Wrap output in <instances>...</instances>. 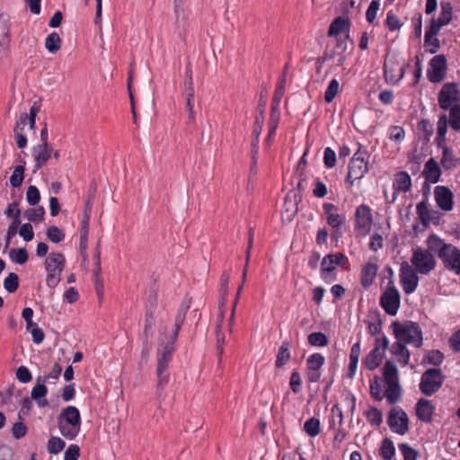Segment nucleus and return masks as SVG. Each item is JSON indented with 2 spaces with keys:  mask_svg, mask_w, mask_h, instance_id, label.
I'll use <instances>...</instances> for the list:
<instances>
[{
  "mask_svg": "<svg viewBox=\"0 0 460 460\" xmlns=\"http://www.w3.org/2000/svg\"><path fill=\"white\" fill-rule=\"evenodd\" d=\"M405 137V131L402 127L393 126L389 129V137L396 143H401Z\"/></svg>",
  "mask_w": 460,
  "mask_h": 460,
  "instance_id": "61",
  "label": "nucleus"
},
{
  "mask_svg": "<svg viewBox=\"0 0 460 460\" xmlns=\"http://www.w3.org/2000/svg\"><path fill=\"white\" fill-rule=\"evenodd\" d=\"M416 210L418 217L424 226H428L430 224V216H436V217H438V211L430 210L425 200L417 204Z\"/></svg>",
  "mask_w": 460,
  "mask_h": 460,
  "instance_id": "25",
  "label": "nucleus"
},
{
  "mask_svg": "<svg viewBox=\"0 0 460 460\" xmlns=\"http://www.w3.org/2000/svg\"><path fill=\"white\" fill-rule=\"evenodd\" d=\"M422 174L425 177L423 189L426 187L427 182L437 183L439 181L441 170L434 158H429L426 162Z\"/></svg>",
  "mask_w": 460,
  "mask_h": 460,
  "instance_id": "18",
  "label": "nucleus"
},
{
  "mask_svg": "<svg viewBox=\"0 0 460 460\" xmlns=\"http://www.w3.org/2000/svg\"><path fill=\"white\" fill-rule=\"evenodd\" d=\"M421 158L420 156L410 154L408 155V168L412 174H417L420 171Z\"/></svg>",
  "mask_w": 460,
  "mask_h": 460,
  "instance_id": "58",
  "label": "nucleus"
},
{
  "mask_svg": "<svg viewBox=\"0 0 460 460\" xmlns=\"http://www.w3.org/2000/svg\"><path fill=\"white\" fill-rule=\"evenodd\" d=\"M348 170L345 183L348 184L349 187H352L355 181L362 179L367 172L368 163L362 159L358 160L356 158H350Z\"/></svg>",
  "mask_w": 460,
  "mask_h": 460,
  "instance_id": "13",
  "label": "nucleus"
},
{
  "mask_svg": "<svg viewBox=\"0 0 460 460\" xmlns=\"http://www.w3.org/2000/svg\"><path fill=\"white\" fill-rule=\"evenodd\" d=\"M19 234L25 242H30L34 237L33 227L30 223L22 224L19 229Z\"/></svg>",
  "mask_w": 460,
  "mask_h": 460,
  "instance_id": "63",
  "label": "nucleus"
},
{
  "mask_svg": "<svg viewBox=\"0 0 460 460\" xmlns=\"http://www.w3.org/2000/svg\"><path fill=\"white\" fill-rule=\"evenodd\" d=\"M24 164L25 162H23V164L15 166L10 177V184L13 188H19L22 184L25 170Z\"/></svg>",
  "mask_w": 460,
  "mask_h": 460,
  "instance_id": "36",
  "label": "nucleus"
},
{
  "mask_svg": "<svg viewBox=\"0 0 460 460\" xmlns=\"http://www.w3.org/2000/svg\"><path fill=\"white\" fill-rule=\"evenodd\" d=\"M427 246L430 252L437 254L444 267L460 275V250L447 243L438 235L432 234L427 239Z\"/></svg>",
  "mask_w": 460,
  "mask_h": 460,
  "instance_id": "2",
  "label": "nucleus"
},
{
  "mask_svg": "<svg viewBox=\"0 0 460 460\" xmlns=\"http://www.w3.org/2000/svg\"><path fill=\"white\" fill-rule=\"evenodd\" d=\"M308 343L314 347H324L329 341L327 336L321 332H312L307 336Z\"/></svg>",
  "mask_w": 460,
  "mask_h": 460,
  "instance_id": "41",
  "label": "nucleus"
},
{
  "mask_svg": "<svg viewBox=\"0 0 460 460\" xmlns=\"http://www.w3.org/2000/svg\"><path fill=\"white\" fill-rule=\"evenodd\" d=\"M325 358L320 353H314L306 359V370H321L324 365Z\"/></svg>",
  "mask_w": 460,
  "mask_h": 460,
  "instance_id": "33",
  "label": "nucleus"
},
{
  "mask_svg": "<svg viewBox=\"0 0 460 460\" xmlns=\"http://www.w3.org/2000/svg\"><path fill=\"white\" fill-rule=\"evenodd\" d=\"M380 7V0H372L366 13V19L369 23L374 24L376 13Z\"/></svg>",
  "mask_w": 460,
  "mask_h": 460,
  "instance_id": "55",
  "label": "nucleus"
},
{
  "mask_svg": "<svg viewBox=\"0 0 460 460\" xmlns=\"http://www.w3.org/2000/svg\"><path fill=\"white\" fill-rule=\"evenodd\" d=\"M392 328L396 341L405 344H413L416 348L422 345V332L417 323L394 321L392 323Z\"/></svg>",
  "mask_w": 460,
  "mask_h": 460,
  "instance_id": "4",
  "label": "nucleus"
},
{
  "mask_svg": "<svg viewBox=\"0 0 460 460\" xmlns=\"http://www.w3.org/2000/svg\"><path fill=\"white\" fill-rule=\"evenodd\" d=\"M393 187L394 189V193L393 195V199L391 202H394L396 199L397 192H408L411 188V179L407 172L401 171L395 174V179L393 183Z\"/></svg>",
  "mask_w": 460,
  "mask_h": 460,
  "instance_id": "19",
  "label": "nucleus"
},
{
  "mask_svg": "<svg viewBox=\"0 0 460 460\" xmlns=\"http://www.w3.org/2000/svg\"><path fill=\"white\" fill-rule=\"evenodd\" d=\"M446 450L454 456L460 451V438L457 434L453 433L448 436L444 443Z\"/></svg>",
  "mask_w": 460,
  "mask_h": 460,
  "instance_id": "38",
  "label": "nucleus"
},
{
  "mask_svg": "<svg viewBox=\"0 0 460 460\" xmlns=\"http://www.w3.org/2000/svg\"><path fill=\"white\" fill-rule=\"evenodd\" d=\"M395 455V447L390 438H385L383 439L380 447V456L384 460H392Z\"/></svg>",
  "mask_w": 460,
  "mask_h": 460,
  "instance_id": "32",
  "label": "nucleus"
},
{
  "mask_svg": "<svg viewBox=\"0 0 460 460\" xmlns=\"http://www.w3.org/2000/svg\"><path fill=\"white\" fill-rule=\"evenodd\" d=\"M45 208L42 206H40L35 208H29L24 213L23 216L30 222H41L44 219Z\"/></svg>",
  "mask_w": 460,
  "mask_h": 460,
  "instance_id": "40",
  "label": "nucleus"
},
{
  "mask_svg": "<svg viewBox=\"0 0 460 460\" xmlns=\"http://www.w3.org/2000/svg\"><path fill=\"white\" fill-rule=\"evenodd\" d=\"M336 154L331 147H326L323 152V163L327 168H332L336 164Z\"/></svg>",
  "mask_w": 460,
  "mask_h": 460,
  "instance_id": "62",
  "label": "nucleus"
},
{
  "mask_svg": "<svg viewBox=\"0 0 460 460\" xmlns=\"http://www.w3.org/2000/svg\"><path fill=\"white\" fill-rule=\"evenodd\" d=\"M349 39V33L346 34L344 38H336L334 40V46L331 48L329 45V52H333V58L337 55L343 54L348 49V40Z\"/></svg>",
  "mask_w": 460,
  "mask_h": 460,
  "instance_id": "30",
  "label": "nucleus"
},
{
  "mask_svg": "<svg viewBox=\"0 0 460 460\" xmlns=\"http://www.w3.org/2000/svg\"><path fill=\"white\" fill-rule=\"evenodd\" d=\"M443 26L445 25L438 18H431L429 25L426 27V40L428 41L431 36H437Z\"/></svg>",
  "mask_w": 460,
  "mask_h": 460,
  "instance_id": "49",
  "label": "nucleus"
},
{
  "mask_svg": "<svg viewBox=\"0 0 460 460\" xmlns=\"http://www.w3.org/2000/svg\"><path fill=\"white\" fill-rule=\"evenodd\" d=\"M378 270V265L374 262H367L363 265L360 274V283L364 288H368L374 282Z\"/></svg>",
  "mask_w": 460,
  "mask_h": 460,
  "instance_id": "20",
  "label": "nucleus"
},
{
  "mask_svg": "<svg viewBox=\"0 0 460 460\" xmlns=\"http://www.w3.org/2000/svg\"><path fill=\"white\" fill-rule=\"evenodd\" d=\"M155 323V315L152 310H148L145 316V324L143 330L144 342L147 344L148 338L153 335L152 328Z\"/></svg>",
  "mask_w": 460,
  "mask_h": 460,
  "instance_id": "37",
  "label": "nucleus"
},
{
  "mask_svg": "<svg viewBox=\"0 0 460 460\" xmlns=\"http://www.w3.org/2000/svg\"><path fill=\"white\" fill-rule=\"evenodd\" d=\"M432 252L429 248L427 250L420 247L413 249L411 262L417 272L427 275L435 269L436 260Z\"/></svg>",
  "mask_w": 460,
  "mask_h": 460,
  "instance_id": "7",
  "label": "nucleus"
},
{
  "mask_svg": "<svg viewBox=\"0 0 460 460\" xmlns=\"http://www.w3.org/2000/svg\"><path fill=\"white\" fill-rule=\"evenodd\" d=\"M323 209L327 224L334 230L332 236L340 238L342 234L341 228L346 222L345 215L340 214L338 207L332 203H323Z\"/></svg>",
  "mask_w": 460,
  "mask_h": 460,
  "instance_id": "9",
  "label": "nucleus"
},
{
  "mask_svg": "<svg viewBox=\"0 0 460 460\" xmlns=\"http://www.w3.org/2000/svg\"><path fill=\"white\" fill-rule=\"evenodd\" d=\"M291 344L288 341H285L281 343L279 348V351L276 356L275 367L277 368L283 367L291 358L290 352Z\"/></svg>",
  "mask_w": 460,
  "mask_h": 460,
  "instance_id": "23",
  "label": "nucleus"
},
{
  "mask_svg": "<svg viewBox=\"0 0 460 460\" xmlns=\"http://www.w3.org/2000/svg\"><path fill=\"white\" fill-rule=\"evenodd\" d=\"M356 224L355 227L358 230L367 232L373 223L371 208L366 204H361L356 208L355 212Z\"/></svg>",
  "mask_w": 460,
  "mask_h": 460,
  "instance_id": "15",
  "label": "nucleus"
},
{
  "mask_svg": "<svg viewBox=\"0 0 460 460\" xmlns=\"http://www.w3.org/2000/svg\"><path fill=\"white\" fill-rule=\"evenodd\" d=\"M399 449L401 450L403 456V460H417V457L419 456L418 451L412 448L407 443L400 444Z\"/></svg>",
  "mask_w": 460,
  "mask_h": 460,
  "instance_id": "56",
  "label": "nucleus"
},
{
  "mask_svg": "<svg viewBox=\"0 0 460 460\" xmlns=\"http://www.w3.org/2000/svg\"><path fill=\"white\" fill-rule=\"evenodd\" d=\"M391 352L398 358L399 363L405 367L409 364L410 351L406 348V344L396 341L391 348Z\"/></svg>",
  "mask_w": 460,
  "mask_h": 460,
  "instance_id": "24",
  "label": "nucleus"
},
{
  "mask_svg": "<svg viewBox=\"0 0 460 460\" xmlns=\"http://www.w3.org/2000/svg\"><path fill=\"white\" fill-rule=\"evenodd\" d=\"M373 319L374 321L369 322L368 323V332L371 335H376L381 332L383 323L380 313L378 311H375Z\"/></svg>",
  "mask_w": 460,
  "mask_h": 460,
  "instance_id": "51",
  "label": "nucleus"
},
{
  "mask_svg": "<svg viewBox=\"0 0 460 460\" xmlns=\"http://www.w3.org/2000/svg\"><path fill=\"white\" fill-rule=\"evenodd\" d=\"M4 287L9 293H14L19 288V277L16 273L11 272L4 279Z\"/></svg>",
  "mask_w": 460,
  "mask_h": 460,
  "instance_id": "48",
  "label": "nucleus"
},
{
  "mask_svg": "<svg viewBox=\"0 0 460 460\" xmlns=\"http://www.w3.org/2000/svg\"><path fill=\"white\" fill-rule=\"evenodd\" d=\"M289 386L294 394H299L302 390V378L298 371L294 370L290 375Z\"/></svg>",
  "mask_w": 460,
  "mask_h": 460,
  "instance_id": "54",
  "label": "nucleus"
},
{
  "mask_svg": "<svg viewBox=\"0 0 460 460\" xmlns=\"http://www.w3.org/2000/svg\"><path fill=\"white\" fill-rule=\"evenodd\" d=\"M429 67L427 71V77L430 83L437 84L441 82L447 74V59L444 55L433 57L429 63Z\"/></svg>",
  "mask_w": 460,
  "mask_h": 460,
  "instance_id": "12",
  "label": "nucleus"
},
{
  "mask_svg": "<svg viewBox=\"0 0 460 460\" xmlns=\"http://www.w3.org/2000/svg\"><path fill=\"white\" fill-rule=\"evenodd\" d=\"M339 91V82L336 79H332L324 93V100L327 103L333 101Z\"/></svg>",
  "mask_w": 460,
  "mask_h": 460,
  "instance_id": "52",
  "label": "nucleus"
},
{
  "mask_svg": "<svg viewBox=\"0 0 460 460\" xmlns=\"http://www.w3.org/2000/svg\"><path fill=\"white\" fill-rule=\"evenodd\" d=\"M9 257L13 262L22 265L28 261L29 255L25 248H12Z\"/></svg>",
  "mask_w": 460,
  "mask_h": 460,
  "instance_id": "35",
  "label": "nucleus"
},
{
  "mask_svg": "<svg viewBox=\"0 0 460 460\" xmlns=\"http://www.w3.org/2000/svg\"><path fill=\"white\" fill-rule=\"evenodd\" d=\"M435 199L438 206L445 211H450L453 208V193L445 186H437L435 188Z\"/></svg>",
  "mask_w": 460,
  "mask_h": 460,
  "instance_id": "16",
  "label": "nucleus"
},
{
  "mask_svg": "<svg viewBox=\"0 0 460 460\" xmlns=\"http://www.w3.org/2000/svg\"><path fill=\"white\" fill-rule=\"evenodd\" d=\"M80 456V447L75 445H70L64 454V460H78Z\"/></svg>",
  "mask_w": 460,
  "mask_h": 460,
  "instance_id": "64",
  "label": "nucleus"
},
{
  "mask_svg": "<svg viewBox=\"0 0 460 460\" xmlns=\"http://www.w3.org/2000/svg\"><path fill=\"white\" fill-rule=\"evenodd\" d=\"M46 378H40V376H38L37 378V384L32 388L31 396L33 400H38L44 398L48 394V388L45 385Z\"/></svg>",
  "mask_w": 460,
  "mask_h": 460,
  "instance_id": "34",
  "label": "nucleus"
},
{
  "mask_svg": "<svg viewBox=\"0 0 460 460\" xmlns=\"http://www.w3.org/2000/svg\"><path fill=\"white\" fill-rule=\"evenodd\" d=\"M9 20L6 15L0 14V39L4 40V44H9Z\"/></svg>",
  "mask_w": 460,
  "mask_h": 460,
  "instance_id": "53",
  "label": "nucleus"
},
{
  "mask_svg": "<svg viewBox=\"0 0 460 460\" xmlns=\"http://www.w3.org/2000/svg\"><path fill=\"white\" fill-rule=\"evenodd\" d=\"M46 235L54 243H58L65 239V233L56 226H49L46 231Z\"/></svg>",
  "mask_w": 460,
  "mask_h": 460,
  "instance_id": "47",
  "label": "nucleus"
},
{
  "mask_svg": "<svg viewBox=\"0 0 460 460\" xmlns=\"http://www.w3.org/2000/svg\"><path fill=\"white\" fill-rule=\"evenodd\" d=\"M443 360L444 354L438 349L429 350L424 356V361L436 367L439 366Z\"/></svg>",
  "mask_w": 460,
  "mask_h": 460,
  "instance_id": "42",
  "label": "nucleus"
},
{
  "mask_svg": "<svg viewBox=\"0 0 460 460\" xmlns=\"http://www.w3.org/2000/svg\"><path fill=\"white\" fill-rule=\"evenodd\" d=\"M52 153L53 147L51 145L37 144L32 147L31 155L35 162L33 172H36L38 170H40L43 165L47 164V162L52 156Z\"/></svg>",
  "mask_w": 460,
  "mask_h": 460,
  "instance_id": "14",
  "label": "nucleus"
},
{
  "mask_svg": "<svg viewBox=\"0 0 460 460\" xmlns=\"http://www.w3.org/2000/svg\"><path fill=\"white\" fill-rule=\"evenodd\" d=\"M304 430L310 437H316L320 433V420L317 418L312 417L308 419L304 424Z\"/></svg>",
  "mask_w": 460,
  "mask_h": 460,
  "instance_id": "44",
  "label": "nucleus"
},
{
  "mask_svg": "<svg viewBox=\"0 0 460 460\" xmlns=\"http://www.w3.org/2000/svg\"><path fill=\"white\" fill-rule=\"evenodd\" d=\"M364 415L372 426L378 427L383 422V414L376 407L370 406Z\"/></svg>",
  "mask_w": 460,
  "mask_h": 460,
  "instance_id": "29",
  "label": "nucleus"
},
{
  "mask_svg": "<svg viewBox=\"0 0 460 460\" xmlns=\"http://www.w3.org/2000/svg\"><path fill=\"white\" fill-rule=\"evenodd\" d=\"M387 424L393 432L399 435H404L409 431L407 413L400 407H394L390 410Z\"/></svg>",
  "mask_w": 460,
  "mask_h": 460,
  "instance_id": "10",
  "label": "nucleus"
},
{
  "mask_svg": "<svg viewBox=\"0 0 460 460\" xmlns=\"http://www.w3.org/2000/svg\"><path fill=\"white\" fill-rule=\"evenodd\" d=\"M58 427L60 434L66 439H75L81 429V415L75 406H66L58 416Z\"/></svg>",
  "mask_w": 460,
  "mask_h": 460,
  "instance_id": "3",
  "label": "nucleus"
},
{
  "mask_svg": "<svg viewBox=\"0 0 460 460\" xmlns=\"http://www.w3.org/2000/svg\"><path fill=\"white\" fill-rule=\"evenodd\" d=\"M444 376L438 368H429L421 376L420 390L426 396H431L442 386Z\"/></svg>",
  "mask_w": 460,
  "mask_h": 460,
  "instance_id": "6",
  "label": "nucleus"
},
{
  "mask_svg": "<svg viewBox=\"0 0 460 460\" xmlns=\"http://www.w3.org/2000/svg\"><path fill=\"white\" fill-rule=\"evenodd\" d=\"M438 102L440 109L449 111V118L446 113L440 114L437 127L436 142L438 147L445 142L448 125L456 131H460V89L456 83H446L442 85L438 94Z\"/></svg>",
  "mask_w": 460,
  "mask_h": 460,
  "instance_id": "1",
  "label": "nucleus"
},
{
  "mask_svg": "<svg viewBox=\"0 0 460 460\" xmlns=\"http://www.w3.org/2000/svg\"><path fill=\"white\" fill-rule=\"evenodd\" d=\"M66 258L61 252H50L45 260L44 265L47 271L46 284L49 288H56L61 280Z\"/></svg>",
  "mask_w": 460,
  "mask_h": 460,
  "instance_id": "5",
  "label": "nucleus"
},
{
  "mask_svg": "<svg viewBox=\"0 0 460 460\" xmlns=\"http://www.w3.org/2000/svg\"><path fill=\"white\" fill-rule=\"evenodd\" d=\"M266 108V101L261 97L257 106L258 114L255 117L253 128L262 129L264 124V112Z\"/></svg>",
  "mask_w": 460,
  "mask_h": 460,
  "instance_id": "43",
  "label": "nucleus"
},
{
  "mask_svg": "<svg viewBox=\"0 0 460 460\" xmlns=\"http://www.w3.org/2000/svg\"><path fill=\"white\" fill-rule=\"evenodd\" d=\"M65 446V441L60 438L51 437L48 441V451L49 454L57 455L64 449Z\"/></svg>",
  "mask_w": 460,
  "mask_h": 460,
  "instance_id": "46",
  "label": "nucleus"
},
{
  "mask_svg": "<svg viewBox=\"0 0 460 460\" xmlns=\"http://www.w3.org/2000/svg\"><path fill=\"white\" fill-rule=\"evenodd\" d=\"M177 340H171L169 337V340L164 342V341H161L160 346L161 349H158L157 350V359H162L164 361L171 362L172 358V354L175 350V343Z\"/></svg>",
  "mask_w": 460,
  "mask_h": 460,
  "instance_id": "22",
  "label": "nucleus"
},
{
  "mask_svg": "<svg viewBox=\"0 0 460 460\" xmlns=\"http://www.w3.org/2000/svg\"><path fill=\"white\" fill-rule=\"evenodd\" d=\"M401 305V296L394 286V280H389L388 286L380 296V305L385 312L391 316H394Z\"/></svg>",
  "mask_w": 460,
  "mask_h": 460,
  "instance_id": "8",
  "label": "nucleus"
},
{
  "mask_svg": "<svg viewBox=\"0 0 460 460\" xmlns=\"http://www.w3.org/2000/svg\"><path fill=\"white\" fill-rule=\"evenodd\" d=\"M45 47L50 53H57L61 48V39L57 32L48 35L45 40Z\"/></svg>",
  "mask_w": 460,
  "mask_h": 460,
  "instance_id": "31",
  "label": "nucleus"
},
{
  "mask_svg": "<svg viewBox=\"0 0 460 460\" xmlns=\"http://www.w3.org/2000/svg\"><path fill=\"white\" fill-rule=\"evenodd\" d=\"M384 351H378L377 348H373L364 358V365L367 369L373 371L377 368L383 360Z\"/></svg>",
  "mask_w": 460,
  "mask_h": 460,
  "instance_id": "21",
  "label": "nucleus"
},
{
  "mask_svg": "<svg viewBox=\"0 0 460 460\" xmlns=\"http://www.w3.org/2000/svg\"><path fill=\"white\" fill-rule=\"evenodd\" d=\"M452 5L447 1H442L440 3V14L438 18L442 24L447 25L452 20Z\"/></svg>",
  "mask_w": 460,
  "mask_h": 460,
  "instance_id": "39",
  "label": "nucleus"
},
{
  "mask_svg": "<svg viewBox=\"0 0 460 460\" xmlns=\"http://www.w3.org/2000/svg\"><path fill=\"white\" fill-rule=\"evenodd\" d=\"M26 199L31 206H35L40 202V193L36 186L31 185L28 187Z\"/></svg>",
  "mask_w": 460,
  "mask_h": 460,
  "instance_id": "57",
  "label": "nucleus"
},
{
  "mask_svg": "<svg viewBox=\"0 0 460 460\" xmlns=\"http://www.w3.org/2000/svg\"><path fill=\"white\" fill-rule=\"evenodd\" d=\"M434 411L435 406L429 400L420 398L416 403V416L423 422H431Z\"/></svg>",
  "mask_w": 460,
  "mask_h": 460,
  "instance_id": "17",
  "label": "nucleus"
},
{
  "mask_svg": "<svg viewBox=\"0 0 460 460\" xmlns=\"http://www.w3.org/2000/svg\"><path fill=\"white\" fill-rule=\"evenodd\" d=\"M418 273L407 261H402L400 268V283L405 294H412L419 285Z\"/></svg>",
  "mask_w": 460,
  "mask_h": 460,
  "instance_id": "11",
  "label": "nucleus"
},
{
  "mask_svg": "<svg viewBox=\"0 0 460 460\" xmlns=\"http://www.w3.org/2000/svg\"><path fill=\"white\" fill-rule=\"evenodd\" d=\"M385 25L388 28L389 31H398L402 28V22L400 19L394 13L393 11H389L386 14V19L385 21Z\"/></svg>",
  "mask_w": 460,
  "mask_h": 460,
  "instance_id": "50",
  "label": "nucleus"
},
{
  "mask_svg": "<svg viewBox=\"0 0 460 460\" xmlns=\"http://www.w3.org/2000/svg\"><path fill=\"white\" fill-rule=\"evenodd\" d=\"M418 129L425 134L424 139L429 141L430 137L433 135V125L430 123L429 119H421L418 123Z\"/></svg>",
  "mask_w": 460,
  "mask_h": 460,
  "instance_id": "60",
  "label": "nucleus"
},
{
  "mask_svg": "<svg viewBox=\"0 0 460 460\" xmlns=\"http://www.w3.org/2000/svg\"><path fill=\"white\" fill-rule=\"evenodd\" d=\"M156 376H157V390L156 394L158 397H162L163 392L169 383L170 380V374L168 371H159L156 370Z\"/></svg>",
  "mask_w": 460,
  "mask_h": 460,
  "instance_id": "45",
  "label": "nucleus"
},
{
  "mask_svg": "<svg viewBox=\"0 0 460 460\" xmlns=\"http://www.w3.org/2000/svg\"><path fill=\"white\" fill-rule=\"evenodd\" d=\"M387 388L385 393V396L389 404L396 403L401 395H402V388L400 386L399 382L388 383Z\"/></svg>",
  "mask_w": 460,
  "mask_h": 460,
  "instance_id": "27",
  "label": "nucleus"
},
{
  "mask_svg": "<svg viewBox=\"0 0 460 460\" xmlns=\"http://www.w3.org/2000/svg\"><path fill=\"white\" fill-rule=\"evenodd\" d=\"M383 375L386 384L399 382L397 367L391 360L385 362L383 367Z\"/></svg>",
  "mask_w": 460,
  "mask_h": 460,
  "instance_id": "28",
  "label": "nucleus"
},
{
  "mask_svg": "<svg viewBox=\"0 0 460 460\" xmlns=\"http://www.w3.org/2000/svg\"><path fill=\"white\" fill-rule=\"evenodd\" d=\"M185 318H186L185 314L177 312L175 320H174V327H173L172 333L170 334L171 340L178 339L179 332L184 323Z\"/></svg>",
  "mask_w": 460,
  "mask_h": 460,
  "instance_id": "59",
  "label": "nucleus"
},
{
  "mask_svg": "<svg viewBox=\"0 0 460 460\" xmlns=\"http://www.w3.org/2000/svg\"><path fill=\"white\" fill-rule=\"evenodd\" d=\"M350 24L349 19L342 16L335 18L330 24L328 36L337 37L340 33L345 31Z\"/></svg>",
  "mask_w": 460,
  "mask_h": 460,
  "instance_id": "26",
  "label": "nucleus"
}]
</instances>
